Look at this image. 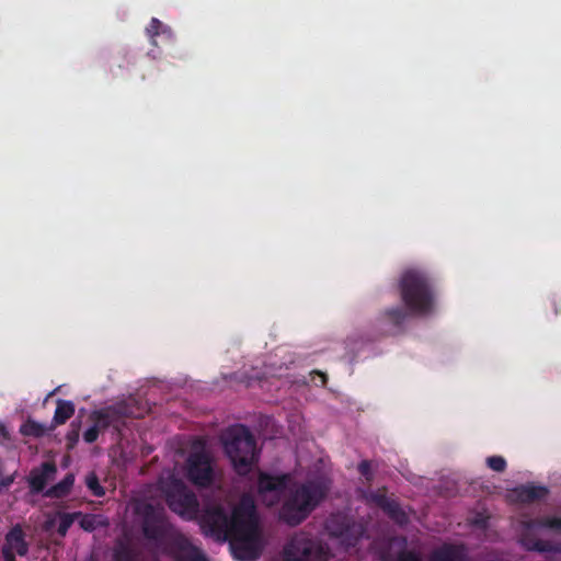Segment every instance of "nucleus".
I'll use <instances>...</instances> for the list:
<instances>
[{"mask_svg":"<svg viewBox=\"0 0 561 561\" xmlns=\"http://www.w3.org/2000/svg\"><path fill=\"white\" fill-rule=\"evenodd\" d=\"M402 306H391L380 313V321L400 325L409 317H427L438 309V298L431 286V275L423 268L405 270L399 279Z\"/></svg>","mask_w":561,"mask_h":561,"instance_id":"obj_2","label":"nucleus"},{"mask_svg":"<svg viewBox=\"0 0 561 561\" xmlns=\"http://www.w3.org/2000/svg\"><path fill=\"white\" fill-rule=\"evenodd\" d=\"M202 528L217 540L228 539L233 557L240 561H253L262 551L263 540L250 499H243L229 513L222 507H213L203 516Z\"/></svg>","mask_w":561,"mask_h":561,"instance_id":"obj_1","label":"nucleus"},{"mask_svg":"<svg viewBox=\"0 0 561 561\" xmlns=\"http://www.w3.org/2000/svg\"><path fill=\"white\" fill-rule=\"evenodd\" d=\"M162 22L157 18H152L148 26L146 27V33L150 38L152 45H157L156 37L162 32Z\"/></svg>","mask_w":561,"mask_h":561,"instance_id":"obj_15","label":"nucleus"},{"mask_svg":"<svg viewBox=\"0 0 561 561\" xmlns=\"http://www.w3.org/2000/svg\"><path fill=\"white\" fill-rule=\"evenodd\" d=\"M46 428L44 425L28 420L21 426V433L27 436H41L45 433Z\"/></svg>","mask_w":561,"mask_h":561,"instance_id":"obj_14","label":"nucleus"},{"mask_svg":"<svg viewBox=\"0 0 561 561\" xmlns=\"http://www.w3.org/2000/svg\"><path fill=\"white\" fill-rule=\"evenodd\" d=\"M26 551L27 545L24 541L22 530L19 527H14L8 533L2 548L4 561H15V554L24 556Z\"/></svg>","mask_w":561,"mask_h":561,"instance_id":"obj_10","label":"nucleus"},{"mask_svg":"<svg viewBox=\"0 0 561 561\" xmlns=\"http://www.w3.org/2000/svg\"><path fill=\"white\" fill-rule=\"evenodd\" d=\"M407 561H417V559L413 556H410Z\"/></svg>","mask_w":561,"mask_h":561,"instance_id":"obj_25","label":"nucleus"},{"mask_svg":"<svg viewBox=\"0 0 561 561\" xmlns=\"http://www.w3.org/2000/svg\"><path fill=\"white\" fill-rule=\"evenodd\" d=\"M526 546L529 548V549H536V550H540V551H548V550H552V548L550 547H547V546H543V545H534V546H529L526 543Z\"/></svg>","mask_w":561,"mask_h":561,"instance_id":"obj_23","label":"nucleus"},{"mask_svg":"<svg viewBox=\"0 0 561 561\" xmlns=\"http://www.w3.org/2000/svg\"><path fill=\"white\" fill-rule=\"evenodd\" d=\"M75 412V407L70 401L59 400L54 415L56 424L65 423Z\"/></svg>","mask_w":561,"mask_h":561,"instance_id":"obj_13","label":"nucleus"},{"mask_svg":"<svg viewBox=\"0 0 561 561\" xmlns=\"http://www.w3.org/2000/svg\"><path fill=\"white\" fill-rule=\"evenodd\" d=\"M546 494V489L541 486L527 485L522 489V500H531L541 497Z\"/></svg>","mask_w":561,"mask_h":561,"instance_id":"obj_17","label":"nucleus"},{"mask_svg":"<svg viewBox=\"0 0 561 561\" xmlns=\"http://www.w3.org/2000/svg\"><path fill=\"white\" fill-rule=\"evenodd\" d=\"M55 471V467L44 465L41 472H33L30 477L32 489L35 491L44 490L47 483L54 478Z\"/></svg>","mask_w":561,"mask_h":561,"instance_id":"obj_12","label":"nucleus"},{"mask_svg":"<svg viewBox=\"0 0 561 561\" xmlns=\"http://www.w3.org/2000/svg\"><path fill=\"white\" fill-rule=\"evenodd\" d=\"M548 526L552 529L561 530V518H552L548 522Z\"/></svg>","mask_w":561,"mask_h":561,"instance_id":"obj_22","label":"nucleus"},{"mask_svg":"<svg viewBox=\"0 0 561 561\" xmlns=\"http://www.w3.org/2000/svg\"><path fill=\"white\" fill-rule=\"evenodd\" d=\"M96 522V517L94 516H88V517H84L82 519V526L88 529V530H92L94 529V524Z\"/></svg>","mask_w":561,"mask_h":561,"instance_id":"obj_20","label":"nucleus"},{"mask_svg":"<svg viewBox=\"0 0 561 561\" xmlns=\"http://www.w3.org/2000/svg\"><path fill=\"white\" fill-rule=\"evenodd\" d=\"M110 411H96L92 414L94 426L88 428L84 432V439L88 443H92L96 439L100 428H103L110 424Z\"/></svg>","mask_w":561,"mask_h":561,"instance_id":"obj_11","label":"nucleus"},{"mask_svg":"<svg viewBox=\"0 0 561 561\" xmlns=\"http://www.w3.org/2000/svg\"><path fill=\"white\" fill-rule=\"evenodd\" d=\"M11 483V479H7L5 481H0V486L1 485H9Z\"/></svg>","mask_w":561,"mask_h":561,"instance_id":"obj_24","label":"nucleus"},{"mask_svg":"<svg viewBox=\"0 0 561 561\" xmlns=\"http://www.w3.org/2000/svg\"><path fill=\"white\" fill-rule=\"evenodd\" d=\"M363 534V526L356 523L350 524L344 515L332 516L325 523V535L334 546L343 548L354 546Z\"/></svg>","mask_w":561,"mask_h":561,"instance_id":"obj_5","label":"nucleus"},{"mask_svg":"<svg viewBox=\"0 0 561 561\" xmlns=\"http://www.w3.org/2000/svg\"><path fill=\"white\" fill-rule=\"evenodd\" d=\"M187 476L199 486H206L213 481L209 457L201 442L194 447V454L187 461Z\"/></svg>","mask_w":561,"mask_h":561,"instance_id":"obj_9","label":"nucleus"},{"mask_svg":"<svg viewBox=\"0 0 561 561\" xmlns=\"http://www.w3.org/2000/svg\"><path fill=\"white\" fill-rule=\"evenodd\" d=\"M327 490L328 482L322 478L301 485L284 503L280 517L288 524H299L322 501Z\"/></svg>","mask_w":561,"mask_h":561,"instance_id":"obj_3","label":"nucleus"},{"mask_svg":"<svg viewBox=\"0 0 561 561\" xmlns=\"http://www.w3.org/2000/svg\"><path fill=\"white\" fill-rule=\"evenodd\" d=\"M290 488L291 478L288 476L261 473L259 477V496L267 506H272L277 503Z\"/></svg>","mask_w":561,"mask_h":561,"instance_id":"obj_8","label":"nucleus"},{"mask_svg":"<svg viewBox=\"0 0 561 561\" xmlns=\"http://www.w3.org/2000/svg\"><path fill=\"white\" fill-rule=\"evenodd\" d=\"M73 481H75L73 477L71 474H69L65 478V480L61 483H59L58 485L48 490L47 494L53 495V496H61L69 491V489L73 484Z\"/></svg>","mask_w":561,"mask_h":561,"instance_id":"obj_16","label":"nucleus"},{"mask_svg":"<svg viewBox=\"0 0 561 561\" xmlns=\"http://www.w3.org/2000/svg\"><path fill=\"white\" fill-rule=\"evenodd\" d=\"M224 446L237 473L247 474L254 468L257 461L256 445L244 426L229 428L225 434Z\"/></svg>","mask_w":561,"mask_h":561,"instance_id":"obj_4","label":"nucleus"},{"mask_svg":"<svg viewBox=\"0 0 561 561\" xmlns=\"http://www.w3.org/2000/svg\"><path fill=\"white\" fill-rule=\"evenodd\" d=\"M167 501L173 512L184 518H193L196 515L197 501L187 492L182 482L172 480L163 483Z\"/></svg>","mask_w":561,"mask_h":561,"instance_id":"obj_7","label":"nucleus"},{"mask_svg":"<svg viewBox=\"0 0 561 561\" xmlns=\"http://www.w3.org/2000/svg\"><path fill=\"white\" fill-rule=\"evenodd\" d=\"M486 465L490 469H492L493 471H497V472H501L505 469L506 467V461L503 457L501 456H492V457H489L486 459Z\"/></svg>","mask_w":561,"mask_h":561,"instance_id":"obj_18","label":"nucleus"},{"mask_svg":"<svg viewBox=\"0 0 561 561\" xmlns=\"http://www.w3.org/2000/svg\"><path fill=\"white\" fill-rule=\"evenodd\" d=\"M87 485L94 495L102 496L104 494V490L99 484L98 478L94 474H89L87 477Z\"/></svg>","mask_w":561,"mask_h":561,"instance_id":"obj_19","label":"nucleus"},{"mask_svg":"<svg viewBox=\"0 0 561 561\" xmlns=\"http://www.w3.org/2000/svg\"><path fill=\"white\" fill-rule=\"evenodd\" d=\"M192 559L190 561H207L204 556L195 548L191 549Z\"/></svg>","mask_w":561,"mask_h":561,"instance_id":"obj_21","label":"nucleus"},{"mask_svg":"<svg viewBox=\"0 0 561 561\" xmlns=\"http://www.w3.org/2000/svg\"><path fill=\"white\" fill-rule=\"evenodd\" d=\"M366 469V465H362V470L364 471Z\"/></svg>","mask_w":561,"mask_h":561,"instance_id":"obj_26","label":"nucleus"},{"mask_svg":"<svg viewBox=\"0 0 561 561\" xmlns=\"http://www.w3.org/2000/svg\"><path fill=\"white\" fill-rule=\"evenodd\" d=\"M286 556H290L291 561H328L329 548H324L317 538L301 534L289 542Z\"/></svg>","mask_w":561,"mask_h":561,"instance_id":"obj_6","label":"nucleus"}]
</instances>
